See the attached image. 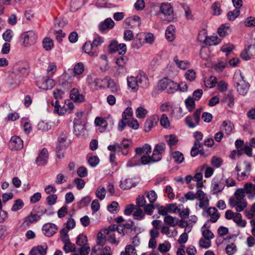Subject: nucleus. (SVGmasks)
Segmentation results:
<instances>
[{"instance_id": "obj_19", "label": "nucleus", "mask_w": 255, "mask_h": 255, "mask_svg": "<svg viewBox=\"0 0 255 255\" xmlns=\"http://www.w3.org/2000/svg\"><path fill=\"white\" fill-rule=\"evenodd\" d=\"M245 190L247 194H248V198L253 200L255 197V184L248 182L245 184Z\"/></svg>"}, {"instance_id": "obj_33", "label": "nucleus", "mask_w": 255, "mask_h": 255, "mask_svg": "<svg viewBox=\"0 0 255 255\" xmlns=\"http://www.w3.org/2000/svg\"><path fill=\"white\" fill-rule=\"evenodd\" d=\"M88 242L87 237L86 236L83 234H80L77 238L76 244L80 246V248L84 247L89 248L90 249V247L86 246Z\"/></svg>"}, {"instance_id": "obj_27", "label": "nucleus", "mask_w": 255, "mask_h": 255, "mask_svg": "<svg viewBox=\"0 0 255 255\" xmlns=\"http://www.w3.org/2000/svg\"><path fill=\"white\" fill-rule=\"evenodd\" d=\"M104 232L106 234H107L109 236L108 241L110 243L112 244L118 245L120 242V238H116V235L115 232L113 231H111L110 228L106 229Z\"/></svg>"}, {"instance_id": "obj_34", "label": "nucleus", "mask_w": 255, "mask_h": 255, "mask_svg": "<svg viewBox=\"0 0 255 255\" xmlns=\"http://www.w3.org/2000/svg\"><path fill=\"white\" fill-rule=\"evenodd\" d=\"M175 27L173 25H169L166 30L165 36L169 41H172L175 38Z\"/></svg>"}, {"instance_id": "obj_39", "label": "nucleus", "mask_w": 255, "mask_h": 255, "mask_svg": "<svg viewBox=\"0 0 255 255\" xmlns=\"http://www.w3.org/2000/svg\"><path fill=\"white\" fill-rule=\"evenodd\" d=\"M206 226L205 224L201 229L203 238L211 240L214 238V235L209 229H205Z\"/></svg>"}, {"instance_id": "obj_31", "label": "nucleus", "mask_w": 255, "mask_h": 255, "mask_svg": "<svg viewBox=\"0 0 255 255\" xmlns=\"http://www.w3.org/2000/svg\"><path fill=\"white\" fill-rule=\"evenodd\" d=\"M151 151V146L149 144H145L142 147H137L135 149V152L137 155H141L142 154L146 155L150 153Z\"/></svg>"}, {"instance_id": "obj_53", "label": "nucleus", "mask_w": 255, "mask_h": 255, "mask_svg": "<svg viewBox=\"0 0 255 255\" xmlns=\"http://www.w3.org/2000/svg\"><path fill=\"white\" fill-rule=\"evenodd\" d=\"M109 228L111 231H113L114 232L117 231L120 235L124 236V230L125 228L123 226L114 225L109 226Z\"/></svg>"}, {"instance_id": "obj_11", "label": "nucleus", "mask_w": 255, "mask_h": 255, "mask_svg": "<svg viewBox=\"0 0 255 255\" xmlns=\"http://www.w3.org/2000/svg\"><path fill=\"white\" fill-rule=\"evenodd\" d=\"M57 230L56 225L52 223H46L42 227V231L47 237L52 236L57 232Z\"/></svg>"}, {"instance_id": "obj_22", "label": "nucleus", "mask_w": 255, "mask_h": 255, "mask_svg": "<svg viewBox=\"0 0 255 255\" xmlns=\"http://www.w3.org/2000/svg\"><path fill=\"white\" fill-rule=\"evenodd\" d=\"M47 246L46 245L33 247L30 251V255H45Z\"/></svg>"}, {"instance_id": "obj_24", "label": "nucleus", "mask_w": 255, "mask_h": 255, "mask_svg": "<svg viewBox=\"0 0 255 255\" xmlns=\"http://www.w3.org/2000/svg\"><path fill=\"white\" fill-rule=\"evenodd\" d=\"M88 82L91 84V85L95 89L98 90L99 89L103 87H104V79H99V78H94L93 79L92 77H89L88 78Z\"/></svg>"}, {"instance_id": "obj_59", "label": "nucleus", "mask_w": 255, "mask_h": 255, "mask_svg": "<svg viewBox=\"0 0 255 255\" xmlns=\"http://www.w3.org/2000/svg\"><path fill=\"white\" fill-rule=\"evenodd\" d=\"M68 233V230L66 228H64L60 230V238L64 244L70 241Z\"/></svg>"}, {"instance_id": "obj_56", "label": "nucleus", "mask_w": 255, "mask_h": 255, "mask_svg": "<svg viewBox=\"0 0 255 255\" xmlns=\"http://www.w3.org/2000/svg\"><path fill=\"white\" fill-rule=\"evenodd\" d=\"M63 250L66 253L73 252L76 251V247L74 244L69 241L64 243Z\"/></svg>"}, {"instance_id": "obj_2", "label": "nucleus", "mask_w": 255, "mask_h": 255, "mask_svg": "<svg viewBox=\"0 0 255 255\" xmlns=\"http://www.w3.org/2000/svg\"><path fill=\"white\" fill-rule=\"evenodd\" d=\"M160 11L164 15L163 20L169 22L174 19L173 9L170 3H162L160 6Z\"/></svg>"}, {"instance_id": "obj_25", "label": "nucleus", "mask_w": 255, "mask_h": 255, "mask_svg": "<svg viewBox=\"0 0 255 255\" xmlns=\"http://www.w3.org/2000/svg\"><path fill=\"white\" fill-rule=\"evenodd\" d=\"M39 220V216L35 214V212L32 210L30 214L24 218L23 224L29 226L31 224L36 223Z\"/></svg>"}, {"instance_id": "obj_35", "label": "nucleus", "mask_w": 255, "mask_h": 255, "mask_svg": "<svg viewBox=\"0 0 255 255\" xmlns=\"http://www.w3.org/2000/svg\"><path fill=\"white\" fill-rule=\"evenodd\" d=\"M222 101L230 107H232L234 106V95L231 92L224 95Z\"/></svg>"}, {"instance_id": "obj_32", "label": "nucleus", "mask_w": 255, "mask_h": 255, "mask_svg": "<svg viewBox=\"0 0 255 255\" xmlns=\"http://www.w3.org/2000/svg\"><path fill=\"white\" fill-rule=\"evenodd\" d=\"M164 138L170 148L176 145L178 141V137L175 134L166 135L164 136Z\"/></svg>"}, {"instance_id": "obj_5", "label": "nucleus", "mask_w": 255, "mask_h": 255, "mask_svg": "<svg viewBox=\"0 0 255 255\" xmlns=\"http://www.w3.org/2000/svg\"><path fill=\"white\" fill-rule=\"evenodd\" d=\"M23 147L22 140L18 136H13L8 142V147L11 150H18Z\"/></svg>"}, {"instance_id": "obj_46", "label": "nucleus", "mask_w": 255, "mask_h": 255, "mask_svg": "<svg viewBox=\"0 0 255 255\" xmlns=\"http://www.w3.org/2000/svg\"><path fill=\"white\" fill-rule=\"evenodd\" d=\"M186 107L189 112H191L195 107V101L193 98L189 97L185 101Z\"/></svg>"}, {"instance_id": "obj_3", "label": "nucleus", "mask_w": 255, "mask_h": 255, "mask_svg": "<svg viewBox=\"0 0 255 255\" xmlns=\"http://www.w3.org/2000/svg\"><path fill=\"white\" fill-rule=\"evenodd\" d=\"M202 109L195 111L193 114V118L187 116L185 119V122L189 128H194L199 124Z\"/></svg>"}, {"instance_id": "obj_8", "label": "nucleus", "mask_w": 255, "mask_h": 255, "mask_svg": "<svg viewBox=\"0 0 255 255\" xmlns=\"http://www.w3.org/2000/svg\"><path fill=\"white\" fill-rule=\"evenodd\" d=\"M115 22L111 18H108L100 22L99 29L101 32L105 33L113 28Z\"/></svg>"}, {"instance_id": "obj_4", "label": "nucleus", "mask_w": 255, "mask_h": 255, "mask_svg": "<svg viewBox=\"0 0 255 255\" xmlns=\"http://www.w3.org/2000/svg\"><path fill=\"white\" fill-rule=\"evenodd\" d=\"M21 37L23 39V43L25 46H29L36 43L37 40V34L32 30L28 31L21 34Z\"/></svg>"}, {"instance_id": "obj_29", "label": "nucleus", "mask_w": 255, "mask_h": 255, "mask_svg": "<svg viewBox=\"0 0 255 255\" xmlns=\"http://www.w3.org/2000/svg\"><path fill=\"white\" fill-rule=\"evenodd\" d=\"M221 40L217 36H205L204 43L208 45H215L219 44Z\"/></svg>"}, {"instance_id": "obj_47", "label": "nucleus", "mask_w": 255, "mask_h": 255, "mask_svg": "<svg viewBox=\"0 0 255 255\" xmlns=\"http://www.w3.org/2000/svg\"><path fill=\"white\" fill-rule=\"evenodd\" d=\"M147 113L148 111L142 107L137 108L135 111L136 116L139 119L144 118Z\"/></svg>"}, {"instance_id": "obj_18", "label": "nucleus", "mask_w": 255, "mask_h": 255, "mask_svg": "<svg viewBox=\"0 0 255 255\" xmlns=\"http://www.w3.org/2000/svg\"><path fill=\"white\" fill-rule=\"evenodd\" d=\"M234 128L233 124L229 120L224 121L220 127V130L223 133L224 132L227 135H230Z\"/></svg>"}, {"instance_id": "obj_40", "label": "nucleus", "mask_w": 255, "mask_h": 255, "mask_svg": "<svg viewBox=\"0 0 255 255\" xmlns=\"http://www.w3.org/2000/svg\"><path fill=\"white\" fill-rule=\"evenodd\" d=\"M246 194L245 186L243 188H239L236 190L234 193L235 197L239 201H245L244 198Z\"/></svg>"}, {"instance_id": "obj_37", "label": "nucleus", "mask_w": 255, "mask_h": 255, "mask_svg": "<svg viewBox=\"0 0 255 255\" xmlns=\"http://www.w3.org/2000/svg\"><path fill=\"white\" fill-rule=\"evenodd\" d=\"M128 167H133L140 165V155H136L128 160L127 164Z\"/></svg>"}, {"instance_id": "obj_36", "label": "nucleus", "mask_w": 255, "mask_h": 255, "mask_svg": "<svg viewBox=\"0 0 255 255\" xmlns=\"http://www.w3.org/2000/svg\"><path fill=\"white\" fill-rule=\"evenodd\" d=\"M128 86L133 91H136L138 89V85L136 77H130L127 78Z\"/></svg>"}, {"instance_id": "obj_55", "label": "nucleus", "mask_w": 255, "mask_h": 255, "mask_svg": "<svg viewBox=\"0 0 255 255\" xmlns=\"http://www.w3.org/2000/svg\"><path fill=\"white\" fill-rule=\"evenodd\" d=\"M43 48L47 51L50 50L53 47V41L49 38H45L43 41Z\"/></svg>"}, {"instance_id": "obj_16", "label": "nucleus", "mask_w": 255, "mask_h": 255, "mask_svg": "<svg viewBox=\"0 0 255 255\" xmlns=\"http://www.w3.org/2000/svg\"><path fill=\"white\" fill-rule=\"evenodd\" d=\"M55 85V81L51 78L43 79L41 82H39L37 85L39 88L44 90H50L54 87Z\"/></svg>"}, {"instance_id": "obj_45", "label": "nucleus", "mask_w": 255, "mask_h": 255, "mask_svg": "<svg viewBox=\"0 0 255 255\" xmlns=\"http://www.w3.org/2000/svg\"><path fill=\"white\" fill-rule=\"evenodd\" d=\"M172 157L174 161L177 163H182L184 159L183 154L178 151L173 152L172 153Z\"/></svg>"}, {"instance_id": "obj_15", "label": "nucleus", "mask_w": 255, "mask_h": 255, "mask_svg": "<svg viewBox=\"0 0 255 255\" xmlns=\"http://www.w3.org/2000/svg\"><path fill=\"white\" fill-rule=\"evenodd\" d=\"M104 87L107 86L108 88L110 89L111 91L113 93L117 92L120 90V87L118 84L110 78L105 77L104 78Z\"/></svg>"}, {"instance_id": "obj_50", "label": "nucleus", "mask_w": 255, "mask_h": 255, "mask_svg": "<svg viewBox=\"0 0 255 255\" xmlns=\"http://www.w3.org/2000/svg\"><path fill=\"white\" fill-rule=\"evenodd\" d=\"M143 34H138L137 35L136 38L138 39V41L137 40H134L131 44V47L133 48L134 49H139L140 47L142 46L143 43L144 42H142L140 41V39L141 38L142 36L143 35Z\"/></svg>"}, {"instance_id": "obj_58", "label": "nucleus", "mask_w": 255, "mask_h": 255, "mask_svg": "<svg viewBox=\"0 0 255 255\" xmlns=\"http://www.w3.org/2000/svg\"><path fill=\"white\" fill-rule=\"evenodd\" d=\"M185 76L187 80L193 81L196 79V73L194 70L189 69L186 72Z\"/></svg>"}, {"instance_id": "obj_60", "label": "nucleus", "mask_w": 255, "mask_h": 255, "mask_svg": "<svg viewBox=\"0 0 255 255\" xmlns=\"http://www.w3.org/2000/svg\"><path fill=\"white\" fill-rule=\"evenodd\" d=\"M84 126L81 124H77L74 122V133L79 136L83 132Z\"/></svg>"}, {"instance_id": "obj_52", "label": "nucleus", "mask_w": 255, "mask_h": 255, "mask_svg": "<svg viewBox=\"0 0 255 255\" xmlns=\"http://www.w3.org/2000/svg\"><path fill=\"white\" fill-rule=\"evenodd\" d=\"M132 110L130 107L126 108L122 114V119L125 120H129L132 117Z\"/></svg>"}, {"instance_id": "obj_44", "label": "nucleus", "mask_w": 255, "mask_h": 255, "mask_svg": "<svg viewBox=\"0 0 255 255\" xmlns=\"http://www.w3.org/2000/svg\"><path fill=\"white\" fill-rule=\"evenodd\" d=\"M106 194L105 188L102 186L98 187L95 192L96 196L100 200H103L105 198Z\"/></svg>"}, {"instance_id": "obj_13", "label": "nucleus", "mask_w": 255, "mask_h": 255, "mask_svg": "<svg viewBox=\"0 0 255 255\" xmlns=\"http://www.w3.org/2000/svg\"><path fill=\"white\" fill-rule=\"evenodd\" d=\"M70 99L75 103H82L85 101V96L80 94L79 90L76 88L72 89L70 91Z\"/></svg>"}, {"instance_id": "obj_26", "label": "nucleus", "mask_w": 255, "mask_h": 255, "mask_svg": "<svg viewBox=\"0 0 255 255\" xmlns=\"http://www.w3.org/2000/svg\"><path fill=\"white\" fill-rule=\"evenodd\" d=\"M170 226H162L161 228V233L163 235H166L168 238H173L178 234V232L176 229H170Z\"/></svg>"}, {"instance_id": "obj_17", "label": "nucleus", "mask_w": 255, "mask_h": 255, "mask_svg": "<svg viewBox=\"0 0 255 255\" xmlns=\"http://www.w3.org/2000/svg\"><path fill=\"white\" fill-rule=\"evenodd\" d=\"M84 51L92 57H96L98 54L97 49L95 48L91 41L86 42L83 46Z\"/></svg>"}, {"instance_id": "obj_48", "label": "nucleus", "mask_w": 255, "mask_h": 255, "mask_svg": "<svg viewBox=\"0 0 255 255\" xmlns=\"http://www.w3.org/2000/svg\"><path fill=\"white\" fill-rule=\"evenodd\" d=\"M84 71V66L82 62H79L77 63L73 68V72L75 75H81L83 73Z\"/></svg>"}, {"instance_id": "obj_10", "label": "nucleus", "mask_w": 255, "mask_h": 255, "mask_svg": "<svg viewBox=\"0 0 255 255\" xmlns=\"http://www.w3.org/2000/svg\"><path fill=\"white\" fill-rule=\"evenodd\" d=\"M128 60V57L124 55H121L120 56L117 58L116 63L119 67L117 70L119 71V73H123L126 71L125 67Z\"/></svg>"}, {"instance_id": "obj_6", "label": "nucleus", "mask_w": 255, "mask_h": 255, "mask_svg": "<svg viewBox=\"0 0 255 255\" xmlns=\"http://www.w3.org/2000/svg\"><path fill=\"white\" fill-rule=\"evenodd\" d=\"M106 237L101 232L98 234L96 245L92 248V253H97L102 250L106 242Z\"/></svg>"}, {"instance_id": "obj_1", "label": "nucleus", "mask_w": 255, "mask_h": 255, "mask_svg": "<svg viewBox=\"0 0 255 255\" xmlns=\"http://www.w3.org/2000/svg\"><path fill=\"white\" fill-rule=\"evenodd\" d=\"M158 86L161 90L169 94L173 93L178 90L177 83L167 78L161 80Z\"/></svg>"}, {"instance_id": "obj_28", "label": "nucleus", "mask_w": 255, "mask_h": 255, "mask_svg": "<svg viewBox=\"0 0 255 255\" xmlns=\"http://www.w3.org/2000/svg\"><path fill=\"white\" fill-rule=\"evenodd\" d=\"M164 222L166 226L174 227L179 224V220L176 217L166 215L164 218Z\"/></svg>"}, {"instance_id": "obj_51", "label": "nucleus", "mask_w": 255, "mask_h": 255, "mask_svg": "<svg viewBox=\"0 0 255 255\" xmlns=\"http://www.w3.org/2000/svg\"><path fill=\"white\" fill-rule=\"evenodd\" d=\"M226 252L228 255H233L237 252V247L233 243L228 244L225 248Z\"/></svg>"}, {"instance_id": "obj_38", "label": "nucleus", "mask_w": 255, "mask_h": 255, "mask_svg": "<svg viewBox=\"0 0 255 255\" xmlns=\"http://www.w3.org/2000/svg\"><path fill=\"white\" fill-rule=\"evenodd\" d=\"M205 86L209 88H212L215 86L217 83V79L214 76H210L204 79Z\"/></svg>"}, {"instance_id": "obj_14", "label": "nucleus", "mask_w": 255, "mask_h": 255, "mask_svg": "<svg viewBox=\"0 0 255 255\" xmlns=\"http://www.w3.org/2000/svg\"><path fill=\"white\" fill-rule=\"evenodd\" d=\"M158 121V118L156 115H154L147 118L144 123L145 131H149L153 127L157 125Z\"/></svg>"}, {"instance_id": "obj_61", "label": "nucleus", "mask_w": 255, "mask_h": 255, "mask_svg": "<svg viewBox=\"0 0 255 255\" xmlns=\"http://www.w3.org/2000/svg\"><path fill=\"white\" fill-rule=\"evenodd\" d=\"M24 206L22 201L19 199L14 201V203L12 206L11 210L13 211H17L21 209Z\"/></svg>"}, {"instance_id": "obj_63", "label": "nucleus", "mask_w": 255, "mask_h": 255, "mask_svg": "<svg viewBox=\"0 0 255 255\" xmlns=\"http://www.w3.org/2000/svg\"><path fill=\"white\" fill-rule=\"evenodd\" d=\"M144 212L140 208H136L133 212V216L135 220H140L144 217Z\"/></svg>"}, {"instance_id": "obj_54", "label": "nucleus", "mask_w": 255, "mask_h": 255, "mask_svg": "<svg viewBox=\"0 0 255 255\" xmlns=\"http://www.w3.org/2000/svg\"><path fill=\"white\" fill-rule=\"evenodd\" d=\"M108 211L112 214L117 213L119 210V204L116 201H113L108 207Z\"/></svg>"}, {"instance_id": "obj_30", "label": "nucleus", "mask_w": 255, "mask_h": 255, "mask_svg": "<svg viewBox=\"0 0 255 255\" xmlns=\"http://www.w3.org/2000/svg\"><path fill=\"white\" fill-rule=\"evenodd\" d=\"M135 186V183L131 179H126L121 181L120 187L123 190H128Z\"/></svg>"}, {"instance_id": "obj_49", "label": "nucleus", "mask_w": 255, "mask_h": 255, "mask_svg": "<svg viewBox=\"0 0 255 255\" xmlns=\"http://www.w3.org/2000/svg\"><path fill=\"white\" fill-rule=\"evenodd\" d=\"M37 128L42 131H47L51 128V125L48 122L42 121L39 122Z\"/></svg>"}, {"instance_id": "obj_23", "label": "nucleus", "mask_w": 255, "mask_h": 255, "mask_svg": "<svg viewBox=\"0 0 255 255\" xmlns=\"http://www.w3.org/2000/svg\"><path fill=\"white\" fill-rule=\"evenodd\" d=\"M74 109V104L69 100H68L65 102V105L60 109V112H58V114L59 115H62L65 113L71 114Z\"/></svg>"}, {"instance_id": "obj_21", "label": "nucleus", "mask_w": 255, "mask_h": 255, "mask_svg": "<svg viewBox=\"0 0 255 255\" xmlns=\"http://www.w3.org/2000/svg\"><path fill=\"white\" fill-rule=\"evenodd\" d=\"M206 213L210 217L208 220L212 223H215L219 219L220 215L215 207H210L206 210Z\"/></svg>"}, {"instance_id": "obj_62", "label": "nucleus", "mask_w": 255, "mask_h": 255, "mask_svg": "<svg viewBox=\"0 0 255 255\" xmlns=\"http://www.w3.org/2000/svg\"><path fill=\"white\" fill-rule=\"evenodd\" d=\"M200 209H205L209 205V200L207 197L199 199V202L196 204Z\"/></svg>"}, {"instance_id": "obj_41", "label": "nucleus", "mask_w": 255, "mask_h": 255, "mask_svg": "<svg viewBox=\"0 0 255 255\" xmlns=\"http://www.w3.org/2000/svg\"><path fill=\"white\" fill-rule=\"evenodd\" d=\"M171 248V244L168 241H164L160 244L158 247V250L160 253H166L169 251Z\"/></svg>"}, {"instance_id": "obj_12", "label": "nucleus", "mask_w": 255, "mask_h": 255, "mask_svg": "<svg viewBox=\"0 0 255 255\" xmlns=\"http://www.w3.org/2000/svg\"><path fill=\"white\" fill-rule=\"evenodd\" d=\"M48 158V152L46 148H44L39 153L38 157L36 159V163L38 166L45 165Z\"/></svg>"}, {"instance_id": "obj_64", "label": "nucleus", "mask_w": 255, "mask_h": 255, "mask_svg": "<svg viewBox=\"0 0 255 255\" xmlns=\"http://www.w3.org/2000/svg\"><path fill=\"white\" fill-rule=\"evenodd\" d=\"M77 251L78 252L75 253L72 255H88L90 251V249L89 248L84 247L78 249Z\"/></svg>"}, {"instance_id": "obj_9", "label": "nucleus", "mask_w": 255, "mask_h": 255, "mask_svg": "<svg viewBox=\"0 0 255 255\" xmlns=\"http://www.w3.org/2000/svg\"><path fill=\"white\" fill-rule=\"evenodd\" d=\"M241 80L237 83V90L238 93L242 95H245L248 92L249 88V85L246 83L242 75L240 74Z\"/></svg>"}, {"instance_id": "obj_20", "label": "nucleus", "mask_w": 255, "mask_h": 255, "mask_svg": "<svg viewBox=\"0 0 255 255\" xmlns=\"http://www.w3.org/2000/svg\"><path fill=\"white\" fill-rule=\"evenodd\" d=\"M136 77L138 87L146 88L149 86V81L146 75L144 73H139Z\"/></svg>"}, {"instance_id": "obj_7", "label": "nucleus", "mask_w": 255, "mask_h": 255, "mask_svg": "<svg viewBox=\"0 0 255 255\" xmlns=\"http://www.w3.org/2000/svg\"><path fill=\"white\" fill-rule=\"evenodd\" d=\"M212 192L214 195L221 193L225 188V180L222 178L220 180L214 179L211 184Z\"/></svg>"}, {"instance_id": "obj_42", "label": "nucleus", "mask_w": 255, "mask_h": 255, "mask_svg": "<svg viewBox=\"0 0 255 255\" xmlns=\"http://www.w3.org/2000/svg\"><path fill=\"white\" fill-rule=\"evenodd\" d=\"M145 196L150 203L153 204L157 199V195L154 190L146 191Z\"/></svg>"}, {"instance_id": "obj_43", "label": "nucleus", "mask_w": 255, "mask_h": 255, "mask_svg": "<svg viewBox=\"0 0 255 255\" xmlns=\"http://www.w3.org/2000/svg\"><path fill=\"white\" fill-rule=\"evenodd\" d=\"M177 66L181 69L185 70L187 69L190 65V63L187 60H179L177 58H175L174 60Z\"/></svg>"}, {"instance_id": "obj_57", "label": "nucleus", "mask_w": 255, "mask_h": 255, "mask_svg": "<svg viewBox=\"0 0 255 255\" xmlns=\"http://www.w3.org/2000/svg\"><path fill=\"white\" fill-rule=\"evenodd\" d=\"M160 125L165 128L170 127V122L168 117L165 114H162L160 121Z\"/></svg>"}]
</instances>
